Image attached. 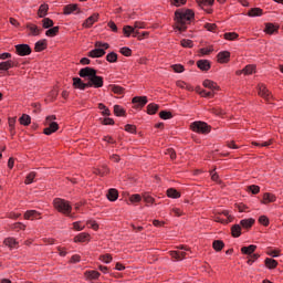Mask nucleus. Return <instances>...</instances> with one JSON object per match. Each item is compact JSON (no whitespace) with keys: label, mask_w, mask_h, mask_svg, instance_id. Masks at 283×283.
<instances>
[{"label":"nucleus","mask_w":283,"mask_h":283,"mask_svg":"<svg viewBox=\"0 0 283 283\" xmlns=\"http://www.w3.org/2000/svg\"><path fill=\"white\" fill-rule=\"evenodd\" d=\"M196 19V12L192 9H178L175 11L174 30L187 32V25Z\"/></svg>","instance_id":"1"},{"label":"nucleus","mask_w":283,"mask_h":283,"mask_svg":"<svg viewBox=\"0 0 283 283\" xmlns=\"http://www.w3.org/2000/svg\"><path fill=\"white\" fill-rule=\"evenodd\" d=\"M81 78H88V87H95L98 90L103 87L104 81L103 76L96 74V69L86 66L81 69L78 72Z\"/></svg>","instance_id":"2"},{"label":"nucleus","mask_w":283,"mask_h":283,"mask_svg":"<svg viewBox=\"0 0 283 283\" xmlns=\"http://www.w3.org/2000/svg\"><path fill=\"white\" fill-rule=\"evenodd\" d=\"M53 207L59 213H62L63 216H70V213H72V205L65 199L55 198L53 200Z\"/></svg>","instance_id":"3"},{"label":"nucleus","mask_w":283,"mask_h":283,"mask_svg":"<svg viewBox=\"0 0 283 283\" xmlns=\"http://www.w3.org/2000/svg\"><path fill=\"white\" fill-rule=\"evenodd\" d=\"M191 132H195L196 134H209L211 132V126L205 122H193L190 124Z\"/></svg>","instance_id":"4"},{"label":"nucleus","mask_w":283,"mask_h":283,"mask_svg":"<svg viewBox=\"0 0 283 283\" xmlns=\"http://www.w3.org/2000/svg\"><path fill=\"white\" fill-rule=\"evenodd\" d=\"M15 53L18 56H30V54H32V48H30L29 44H17Z\"/></svg>","instance_id":"5"},{"label":"nucleus","mask_w":283,"mask_h":283,"mask_svg":"<svg viewBox=\"0 0 283 283\" xmlns=\"http://www.w3.org/2000/svg\"><path fill=\"white\" fill-rule=\"evenodd\" d=\"M132 103L135 109H143V107H145V105H147L148 99L147 96H135L132 99Z\"/></svg>","instance_id":"6"},{"label":"nucleus","mask_w":283,"mask_h":283,"mask_svg":"<svg viewBox=\"0 0 283 283\" xmlns=\"http://www.w3.org/2000/svg\"><path fill=\"white\" fill-rule=\"evenodd\" d=\"M74 12H76V14H81V8H78V4H66L63 8V14L65 17L70 15V14H74Z\"/></svg>","instance_id":"7"},{"label":"nucleus","mask_w":283,"mask_h":283,"mask_svg":"<svg viewBox=\"0 0 283 283\" xmlns=\"http://www.w3.org/2000/svg\"><path fill=\"white\" fill-rule=\"evenodd\" d=\"M98 17H99L98 13H93L92 15H90V17L82 23V28H85V29L92 28V25H94L95 23H97Z\"/></svg>","instance_id":"8"},{"label":"nucleus","mask_w":283,"mask_h":283,"mask_svg":"<svg viewBox=\"0 0 283 283\" xmlns=\"http://www.w3.org/2000/svg\"><path fill=\"white\" fill-rule=\"evenodd\" d=\"M73 87L74 90H81L83 92L87 90V87H90V84L88 82L87 83L83 82L81 77H73Z\"/></svg>","instance_id":"9"},{"label":"nucleus","mask_w":283,"mask_h":283,"mask_svg":"<svg viewBox=\"0 0 283 283\" xmlns=\"http://www.w3.org/2000/svg\"><path fill=\"white\" fill-rule=\"evenodd\" d=\"M25 28L27 30H30L29 36H39L41 32H43V30L34 23H27Z\"/></svg>","instance_id":"10"},{"label":"nucleus","mask_w":283,"mask_h":283,"mask_svg":"<svg viewBox=\"0 0 283 283\" xmlns=\"http://www.w3.org/2000/svg\"><path fill=\"white\" fill-rule=\"evenodd\" d=\"M217 61L218 63L224 64L229 63L231 61V52L229 51H221L217 54Z\"/></svg>","instance_id":"11"},{"label":"nucleus","mask_w":283,"mask_h":283,"mask_svg":"<svg viewBox=\"0 0 283 283\" xmlns=\"http://www.w3.org/2000/svg\"><path fill=\"white\" fill-rule=\"evenodd\" d=\"M84 277L88 282H92L94 280H98V277H101V273L96 270H88L84 272Z\"/></svg>","instance_id":"12"},{"label":"nucleus","mask_w":283,"mask_h":283,"mask_svg":"<svg viewBox=\"0 0 283 283\" xmlns=\"http://www.w3.org/2000/svg\"><path fill=\"white\" fill-rule=\"evenodd\" d=\"M55 132H59V123L56 122H51L49 127L43 129V134H45V136H52Z\"/></svg>","instance_id":"13"},{"label":"nucleus","mask_w":283,"mask_h":283,"mask_svg":"<svg viewBox=\"0 0 283 283\" xmlns=\"http://www.w3.org/2000/svg\"><path fill=\"white\" fill-rule=\"evenodd\" d=\"M12 67H17V62L13 60L0 62V72H8V70H12Z\"/></svg>","instance_id":"14"},{"label":"nucleus","mask_w":283,"mask_h":283,"mask_svg":"<svg viewBox=\"0 0 283 283\" xmlns=\"http://www.w3.org/2000/svg\"><path fill=\"white\" fill-rule=\"evenodd\" d=\"M197 67H199L201 72H209L211 70V62L209 60H198Z\"/></svg>","instance_id":"15"},{"label":"nucleus","mask_w":283,"mask_h":283,"mask_svg":"<svg viewBox=\"0 0 283 283\" xmlns=\"http://www.w3.org/2000/svg\"><path fill=\"white\" fill-rule=\"evenodd\" d=\"M90 59H101L105 56V49H93L87 53Z\"/></svg>","instance_id":"16"},{"label":"nucleus","mask_w":283,"mask_h":283,"mask_svg":"<svg viewBox=\"0 0 283 283\" xmlns=\"http://www.w3.org/2000/svg\"><path fill=\"white\" fill-rule=\"evenodd\" d=\"M203 87H206L207 90H211V92H216L218 90H220V86L218 85V83L211 81V80H205L202 82Z\"/></svg>","instance_id":"17"},{"label":"nucleus","mask_w":283,"mask_h":283,"mask_svg":"<svg viewBox=\"0 0 283 283\" xmlns=\"http://www.w3.org/2000/svg\"><path fill=\"white\" fill-rule=\"evenodd\" d=\"M280 30V25H275L271 22L265 23L264 32L265 34H275Z\"/></svg>","instance_id":"18"},{"label":"nucleus","mask_w":283,"mask_h":283,"mask_svg":"<svg viewBox=\"0 0 283 283\" xmlns=\"http://www.w3.org/2000/svg\"><path fill=\"white\" fill-rule=\"evenodd\" d=\"M50 10V6L48 3H43L38 9V17L39 19H45L48 12Z\"/></svg>","instance_id":"19"},{"label":"nucleus","mask_w":283,"mask_h":283,"mask_svg":"<svg viewBox=\"0 0 283 283\" xmlns=\"http://www.w3.org/2000/svg\"><path fill=\"white\" fill-rule=\"evenodd\" d=\"M275 200H277V197H275V195L271 193V192H265L263 193V199H262V205H269L271 202H275Z\"/></svg>","instance_id":"20"},{"label":"nucleus","mask_w":283,"mask_h":283,"mask_svg":"<svg viewBox=\"0 0 283 283\" xmlns=\"http://www.w3.org/2000/svg\"><path fill=\"white\" fill-rule=\"evenodd\" d=\"M259 95H261L262 98H265L266 101H269V98L271 97V92H269V88H266V85L259 84Z\"/></svg>","instance_id":"21"},{"label":"nucleus","mask_w":283,"mask_h":283,"mask_svg":"<svg viewBox=\"0 0 283 283\" xmlns=\"http://www.w3.org/2000/svg\"><path fill=\"white\" fill-rule=\"evenodd\" d=\"M34 50L35 52H43V50H48V40L43 39L35 42Z\"/></svg>","instance_id":"22"},{"label":"nucleus","mask_w":283,"mask_h":283,"mask_svg":"<svg viewBox=\"0 0 283 283\" xmlns=\"http://www.w3.org/2000/svg\"><path fill=\"white\" fill-rule=\"evenodd\" d=\"M258 249V245L255 244H250L248 247H242L241 248V253L243 255H252L253 253H255V250Z\"/></svg>","instance_id":"23"},{"label":"nucleus","mask_w":283,"mask_h":283,"mask_svg":"<svg viewBox=\"0 0 283 283\" xmlns=\"http://www.w3.org/2000/svg\"><path fill=\"white\" fill-rule=\"evenodd\" d=\"M106 198L109 200V202H116V200H118V190L111 188L106 195Z\"/></svg>","instance_id":"24"},{"label":"nucleus","mask_w":283,"mask_h":283,"mask_svg":"<svg viewBox=\"0 0 283 283\" xmlns=\"http://www.w3.org/2000/svg\"><path fill=\"white\" fill-rule=\"evenodd\" d=\"M254 224H255V219L253 218L242 219L240 221V226L242 227V229H251V227H253Z\"/></svg>","instance_id":"25"},{"label":"nucleus","mask_w":283,"mask_h":283,"mask_svg":"<svg viewBox=\"0 0 283 283\" xmlns=\"http://www.w3.org/2000/svg\"><path fill=\"white\" fill-rule=\"evenodd\" d=\"M231 235H232V238H240L242 235V226L233 224L231 227Z\"/></svg>","instance_id":"26"},{"label":"nucleus","mask_w":283,"mask_h":283,"mask_svg":"<svg viewBox=\"0 0 283 283\" xmlns=\"http://www.w3.org/2000/svg\"><path fill=\"white\" fill-rule=\"evenodd\" d=\"M170 256L174 258V260L181 261L187 258V252H180V251H170Z\"/></svg>","instance_id":"27"},{"label":"nucleus","mask_w":283,"mask_h":283,"mask_svg":"<svg viewBox=\"0 0 283 283\" xmlns=\"http://www.w3.org/2000/svg\"><path fill=\"white\" fill-rule=\"evenodd\" d=\"M41 213L36 210H29L24 213V220H36Z\"/></svg>","instance_id":"28"},{"label":"nucleus","mask_w":283,"mask_h":283,"mask_svg":"<svg viewBox=\"0 0 283 283\" xmlns=\"http://www.w3.org/2000/svg\"><path fill=\"white\" fill-rule=\"evenodd\" d=\"M158 109H160V106L156 103H150L147 105V114H149V116H154Z\"/></svg>","instance_id":"29"},{"label":"nucleus","mask_w":283,"mask_h":283,"mask_svg":"<svg viewBox=\"0 0 283 283\" xmlns=\"http://www.w3.org/2000/svg\"><path fill=\"white\" fill-rule=\"evenodd\" d=\"M8 125L11 136H14V134H17V130L14 129V125H17V117H9Z\"/></svg>","instance_id":"30"},{"label":"nucleus","mask_w":283,"mask_h":283,"mask_svg":"<svg viewBox=\"0 0 283 283\" xmlns=\"http://www.w3.org/2000/svg\"><path fill=\"white\" fill-rule=\"evenodd\" d=\"M20 125H23L24 127H28L32 123V117L28 114H22V116L19 118Z\"/></svg>","instance_id":"31"},{"label":"nucleus","mask_w":283,"mask_h":283,"mask_svg":"<svg viewBox=\"0 0 283 283\" xmlns=\"http://www.w3.org/2000/svg\"><path fill=\"white\" fill-rule=\"evenodd\" d=\"M3 244L6 247H9V249H14L17 247V244H19V242L17 241V239L9 237V238L4 239Z\"/></svg>","instance_id":"32"},{"label":"nucleus","mask_w":283,"mask_h":283,"mask_svg":"<svg viewBox=\"0 0 283 283\" xmlns=\"http://www.w3.org/2000/svg\"><path fill=\"white\" fill-rule=\"evenodd\" d=\"M93 174H95V176H107V174H109V168L107 166H102V168H95Z\"/></svg>","instance_id":"33"},{"label":"nucleus","mask_w":283,"mask_h":283,"mask_svg":"<svg viewBox=\"0 0 283 283\" xmlns=\"http://www.w3.org/2000/svg\"><path fill=\"white\" fill-rule=\"evenodd\" d=\"M197 92L202 96V98H213V96H216L214 91H207V90L200 91V88H197Z\"/></svg>","instance_id":"34"},{"label":"nucleus","mask_w":283,"mask_h":283,"mask_svg":"<svg viewBox=\"0 0 283 283\" xmlns=\"http://www.w3.org/2000/svg\"><path fill=\"white\" fill-rule=\"evenodd\" d=\"M266 269H277V261L275 259L266 258L264 261Z\"/></svg>","instance_id":"35"},{"label":"nucleus","mask_w":283,"mask_h":283,"mask_svg":"<svg viewBox=\"0 0 283 283\" xmlns=\"http://www.w3.org/2000/svg\"><path fill=\"white\" fill-rule=\"evenodd\" d=\"M42 28L44 30H50V28H54V21L50 18H42Z\"/></svg>","instance_id":"36"},{"label":"nucleus","mask_w":283,"mask_h":283,"mask_svg":"<svg viewBox=\"0 0 283 283\" xmlns=\"http://www.w3.org/2000/svg\"><path fill=\"white\" fill-rule=\"evenodd\" d=\"M212 249L219 253V251H222L224 249V241L222 240H214L212 242Z\"/></svg>","instance_id":"37"},{"label":"nucleus","mask_w":283,"mask_h":283,"mask_svg":"<svg viewBox=\"0 0 283 283\" xmlns=\"http://www.w3.org/2000/svg\"><path fill=\"white\" fill-rule=\"evenodd\" d=\"M59 30H61L60 27H51L45 31V36L54 38L59 34Z\"/></svg>","instance_id":"38"},{"label":"nucleus","mask_w":283,"mask_h":283,"mask_svg":"<svg viewBox=\"0 0 283 283\" xmlns=\"http://www.w3.org/2000/svg\"><path fill=\"white\" fill-rule=\"evenodd\" d=\"M196 3L199 6V8H207L209 6H213L216 0H196Z\"/></svg>","instance_id":"39"},{"label":"nucleus","mask_w":283,"mask_h":283,"mask_svg":"<svg viewBox=\"0 0 283 283\" xmlns=\"http://www.w3.org/2000/svg\"><path fill=\"white\" fill-rule=\"evenodd\" d=\"M263 11L261 8H252L248 12V17H262Z\"/></svg>","instance_id":"40"},{"label":"nucleus","mask_w":283,"mask_h":283,"mask_svg":"<svg viewBox=\"0 0 283 283\" xmlns=\"http://www.w3.org/2000/svg\"><path fill=\"white\" fill-rule=\"evenodd\" d=\"M166 193L168 198H172V199L180 198V192L175 188H169Z\"/></svg>","instance_id":"41"},{"label":"nucleus","mask_w":283,"mask_h":283,"mask_svg":"<svg viewBox=\"0 0 283 283\" xmlns=\"http://www.w3.org/2000/svg\"><path fill=\"white\" fill-rule=\"evenodd\" d=\"M109 87L114 94H125V87L123 86L111 84Z\"/></svg>","instance_id":"42"},{"label":"nucleus","mask_w":283,"mask_h":283,"mask_svg":"<svg viewBox=\"0 0 283 283\" xmlns=\"http://www.w3.org/2000/svg\"><path fill=\"white\" fill-rule=\"evenodd\" d=\"M159 118H161V120H169L174 118V114L170 111H161L159 113Z\"/></svg>","instance_id":"43"},{"label":"nucleus","mask_w":283,"mask_h":283,"mask_svg":"<svg viewBox=\"0 0 283 283\" xmlns=\"http://www.w3.org/2000/svg\"><path fill=\"white\" fill-rule=\"evenodd\" d=\"M114 114L115 116H127V112L120 105L114 106Z\"/></svg>","instance_id":"44"},{"label":"nucleus","mask_w":283,"mask_h":283,"mask_svg":"<svg viewBox=\"0 0 283 283\" xmlns=\"http://www.w3.org/2000/svg\"><path fill=\"white\" fill-rule=\"evenodd\" d=\"M106 61L108 63H116L118 61V54L116 52H109L107 55H106Z\"/></svg>","instance_id":"45"},{"label":"nucleus","mask_w":283,"mask_h":283,"mask_svg":"<svg viewBox=\"0 0 283 283\" xmlns=\"http://www.w3.org/2000/svg\"><path fill=\"white\" fill-rule=\"evenodd\" d=\"M123 34H124V36L129 39V36H132V34H134V27H132V25H124Z\"/></svg>","instance_id":"46"},{"label":"nucleus","mask_w":283,"mask_h":283,"mask_svg":"<svg viewBox=\"0 0 283 283\" xmlns=\"http://www.w3.org/2000/svg\"><path fill=\"white\" fill-rule=\"evenodd\" d=\"M90 238V234L86 232H82L74 238V242H85Z\"/></svg>","instance_id":"47"},{"label":"nucleus","mask_w":283,"mask_h":283,"mask_svg":"<svg viewBox=\"0 0 283 283\" xmlns=\"http://www.w3.org/2000/svg\"><path fill=\"white\" fill-rule=\"evenodd\" d=\"M238 36L240 35L237 32H227L223 34V38L226 39V41H235Z\"/></svg>","instance_id":"48"},{"label":"nucleus","mask_w":283,"mask_h":283,"mask_svg":"<svg viewBox=\"0 0 283 283\" xmlns=\"http://www.w3.org/2000/svg\"><path fill=\"white\" fill-rule=\"evenodd\" d=\"M34 178H36V172L32 171L29 175H27L24 184L32 185L34 182Z\"/></svg>","instance_id":"49"},{"label":"nucleus","mask_w":283,"mask_h":283,"mask_svg":"<svg viewBox=\"0 0 283 283\" xmlns=\"http://www.w3.org/2000/svg\"><path fill=\"white\" fill-rule=\"evenodd\" d=\"M98 109L102 111L103 116H111L112 112L109 111V108L107 106H105V104L99 103L98 104Z\"/></svg>","instance_id":"50"},{"label":"nucleus","mask_w":283,"mask_h":283,"mask_svg":"<svg viewBox=\"0 0 283 283\" xmlns=\"http://www.w3.org/2000/svg\"><path fill=\"white\" fill-rule=\"evenodd\" d=\"M252 145L254 147H270V145H273V139H270L269 142H263V143L252 142Z\"/></svg>","instance_id":"51"},{"label":"nucleus","mask_w":283,"mask_h":283,"mask_svg":"<svg viewBox=\"0 0 283 283\" xmlns=\"http://www.w3.org/2000/svg\"><path fill=\"white\" fill-rule=\"evenodd\" d=\"M253 72H255V65L249 64L243 69V74H245V76L253 74Z\"/></svg>","instance_id":"52"},{"label":"nucleus","mask_w":283,"mask_h":283,"mask_svg":"<svg viewBox=\"0 0 283 283\" xmlns=\"http://www.w3.org/2000/svg\"><path fill=\"white\" fill-rule=\"evenodd\" d=\"M170 6H175V8H180L182 6H187V0H170Z\"/></svg>","instance_id":"53"},{"label":"nucleus","mask_w":283,"mask_h":283,"mask_svg":"<svg viewBox=\"0 0 283 283\" xmlns=\"http://www.w3.org/2000/svg\"><path fill=\"white\" fill-rule=\"evenodd\" d=\"M180 45H181V48H189V49H191V48H193V42L191 40H189V39H182L180 41Z\"/></svg>","instance_id":"54"},{"label":"nucleus","mask_w":283,"mask_h":283,"mask_svg":"<svg viewBox=\"0 0 283 283\" xmlns=\"http://www.w3.org/2000/svg\"><path fill=\"white\" fill-rule=\"evenodd\" d=\"M101 262H104V264H109L113 260L112 254H102L99 255Z\"/></svg>","instance_id":"55"},{"label":"nucleus","mask_w":283,"mask_h":283,"mask_svg":"<svg viewBox=\"0 0 283 283\" xmlns=\"http://www.w3.org/2000/svg\"><path fill=\"white\" fill-rule=\"evenodd\" d=\"M171 69L177 74H182V72H185V65H182V64H174V65H171Z\"/></svg>","instance_id":"56"},{"label":"nucleus","mask_w":283,"mask_h":283,"mask_svg":"<svg viewBox=\"0 0 283 283\" xmlns=\"http://www.w3.org/2000/svg\"><path fill=\"white\" fill-rule=\"evenodd\" d=\"M205 29L208 32H216V30L218 29V25L216 23H206Z\"/></svg>","instance_id":"57"},{"label":"nucleus","mask_w":283,"mask_h":283,"mask_svg":"<svg viewBox=\"0 0 283 283\" xmlns=\"http://www.w3.org/2000/svg\"><path fill=\"white\" fill-rule=\"evenodd\" d=\"M95 48H98V49L104 48V51L109 50V43L102 42V41H96L95 42Z\"/></svg>","instance_id":"58"},{"label":"nucleus","mask_w":283,"mask_h":283,"mask_svg":"<svg viewBox=\"0 0 283 283\" xmlns=\"http://www.w3.org/2000/svg\"><path fill=\"white\" fill-rule=\"evenodd\" d=\"M119 52L123 54V56H132V49L128 46H123Z\"/></svg>","instance_id":"59"},{"label":"nucleus","mask_w":283,"mask_h":283,"mask_svg":"<svg viewBox=\"0 0 283 283\" xmlns=\"http://www.w3.org/2000/svg\"><path fill=\"white\" fill-rule=\"evenodd\" d=\"M259 223L263 224V227H269L270 224L269 217L266 216L259 217Z\"/></svg>","instance_id":"60"},{"label":"nucleus","mask_w":283,"mask_h":283,"mask_svg":"<svg viewBox=\"0 0 283 283\" xmlns=\"http://www.w3.org/2000/svg\"><path fill=\"white\" fill-rule=\"evenodd\" d=\"M165 155L166 156H169V158L171 160H176V150H174V148H168L166 151H165Z\"/></svg>","instance_id":"61"},{"label":"nucleus","mask_w":283,"mask_h":283,"mask_svg":"<svg viewBox=\"0 0 283 283\" xmlns=\"http://www.w3.org/2000/svg\"><path fill=\"white\" fill-rule=\"evenodd\" d=\"M199 52L202 54V56H208L209 54H211V52H213V46H210L209 49L201 48Z\"/></svg>","instance_id":"62"},{"label":"nucleus","mask_w":283,"mask_h":283,"mask_svg":"<svg viewBox=\"0 0 283 283\" xmlns=\"http://www.w3.org/2000/svg\"><path fill=\"white\" fill-rule=\"evenodd\" d=\"M124 129L128 134H136V125L127 124Z\"/></svg>","instance_id":"63"},{"label":"nucleus","mask_w":283,"mask_h":283,"mask_svg":"<svg viewBox=\"0 0 283 283\" xmlns=\"http://www.w3.org/2000/svg\"><path fill=\"white\" fill-rule=\"evenodd\" d=\"M140 200H143V197H140V195L138 193L129 197V202L132 203L140 202Z\"/></svg>","instance_id":"64"}]
</instances>
